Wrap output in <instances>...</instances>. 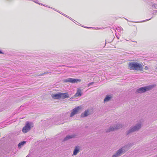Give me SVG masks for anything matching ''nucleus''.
Here are the masks:
<instances>
[{
  "instance_id": "f257e3e1",
  "label": "nucleus",
  "mask_w": 157,
  "mask_h": 157,
  "mask_svg": "<svg viewBox=\"0 0 157 157\" xmlns=\"http://www.w3.org/2000/svg\"><path fill=\"white\" fill-rule=\"evenodd\" d=\"M133 145L132 144L129 143L122 147L117 151L112 156V157H118L121 156L127 151Z\"/></svg>"
},
{
  "instance_id": "f03ea898",
  "label": "nucleus",
  "mask_w": 157,
  "mask_h": 157,
  "mask_svg": "<svg viewBox=\"0 0 157 157\" xmlns=\"http://www.w3.org/2000/svg\"><path fill=\"white\" fill-rule=\"evenodd\" d=\"M142 124L141 122H139L137 124L132 126L127 131L126 133L127 135L136 132H137L141 128Z\"/></svg>"
},
{
  "instance_id": "7ed1b4c3",
  "label": "nucleus",
  "mask_w": 157,
  "mask_h": 157,
  "mask_svg": "<svg viewBox=\"0 0 157 157\" xmlns=\"http://www.w3.org/2000/svg\"><path fill=\"white\" fill-rule=\"evenodd\" d=\"M155 86V85H152L141 87L136 90V94H142L144 93L146 91L152 90Z\"/></svg>"
},
{
  "instance_id": "20e7f679",
  "label": "nucleus",
  "mask_w": 157,
  "mask_h": 157,
  "mask_svg": "<svg viewBox=\"0 0 157 157\" xmlns=\"http://www.w3.org/2000/svg\"><path fill=\"white\" fill-rule=\"evenodd\" d=\"M129 69L131 70H135L137 71L143 70V67L139 63L132 62L128 64Z\"/></svg>"
},
{
  "instance_id": "39448f33",
  "label": "nucleus",
  "mask_w": 157,
  "mask_h": 157,
  "mask_svg": "<svg viewBox=\"0 0 157 157\" xmlns=\"http://www.w3.org/2000/svg\"><path fill=\"white\" fill-rule=\"evenodd\" d=\"M33 127V124L32 122L27 121L23 128L22 132L24 133H26L29 131Z\"/></svg>"
},
{
  "instance_id": "423d86ee",
  "label": "nucleus",
  "mask_w": 157,
  "mask_h": 157,
  "mask_svg": "<svg viewBox=\"0 0 157 157\" xmlns=\"http://www.w3.org/2000/svg\"><path fill=\"white\" fill-rule=\"evenodd\" d=\"M81 107L80 106H78L72 110L70 114V117H72L75 115L80 113L81 112Z\"/></svg>"
},
{
  "instance_id": "0eeeda50",
  "label": "nucleus",
  "mask_w": 157,
  "mask_h": 157,
  "mask_svg": "<svg viewBox=\"0 0 157 157\" xmlns=\"http://www.w3.org/2000/svg\"><path fill=\"white\" fill-rule=\"evenodd\" d=\"M122 127V125L121 124H117L115 126H111L109 129L106 130V132H108L111 131H113L115 130L119 129Z\"/></svg>"
},
{
  "instance_id": "6e6552de",
  "label": "nucleus",
  "mask_w": 157,
  "mask_h": 157,
  "mask_svg": "<svg viewBox=\"0 0 157 157\" xmlns=\"http://www.w3.org/2000/svg\"><path fill=\"white\" fill-rule=\"evenodd\" d=\"M81 80L79 79L69 78L63 80V82H69L72 83H77L80 82Z\"/></svg>"
},
{
  "instance_id": "1a4fd4ad",
  "label": "nucleus",
  "mask_w": 157,
  "mask_h": 157,
  "mask_svg": "<svg viewBox=\"0 0 157 157\" xmlns=\"http://www.w3.org/2000/svg\"><path fill=\"white\" fill-rule=\"evenodd\" d=\"M81 148V147L79 146H75L72 155H76L80 152Z\"/></svg>"
},
{
  "instance_id": "9d476101",
  "label": "nucleus",
  "mask_w": 157,
  "mask_h": 157,
  "mask_svg": "<svg viewBox=\"0 0 157 157\" xmlns=\"http://www.w3.org/2000/svg\"><path fill=\"white\" fill-rule=\"evenodd\" d=\"M76 135L75 134L67 135L63 139L64 141L68 140L74 138Z\"/></svg>"
},
{
  "instance_id": "9b49d317",
  "label": "nucleus",
  "mask_w": 157,
  "mask_h": 157,
  "mask_svg": "<svg viewBox=\"0 0 157 157\" xmlns=\"http://www.w3.org/2000/svg\"><path fill=\"white\" fill-rule=\"evenodd\" d=\"M52 98L55 99H59L60 98V92L58 94H53L51 95Z\"/></svg>"
},
{
  "instance_id": "f8f14e48",
  "label": "nucleus",
  "mask_w": 157,
  "mask_h": 157,
  "mask_svg": "<svg viewBox=\"0 0 157 157\" xmlns=\"http://www.w3.org/2000/svg\"><path fill=\"white\" fill-rule=\"evenodd\" d=\"M60 98L65 99L69 97V94L67 93H62L60 92Z\"/></svg>"
},
{
  "instance_id": "ddd939ff",
  "label": "nucleus",
  "mask_w": 157,
  "mask_h": 157,
  "mask_svg": "<svg viewBox=\"0 0 157 157\" xmlns=\"http://www.w3.org/2000/svg\"><path fill=\"white\" fill-rule=\"evenodd\" d=\"M89 114V111L88 110H86L85 111L84 113H83L81 114V117H86Z\"/></svg>"
},
{
  "instance_id": "4468645a",
  "label": "nucleus",
  "mask_w": 157,
  "mask_h": 157,
  "mask_svg": "<svg viewBox=\"0 0 157 157\" xmlns=\"http://www.w3.org/2000/svg\"><path fill=\"white\" fill-rule=\"evenodd\" d=\"M112 98V96L111 95H107L106 96L104 100V102L109 101Z\"/></svg>"
},
{
  "instance_id": "2eb2a0df",
  "label": "nucleus",
  "mask_w": 157,
  "mask_h": 157,
  "mask_svg": "<svg viewBox=\"0 0 157 157\" xmlns=\"http://www.w3.org/2000/svg\"><path fill=\"white\" fill-rule=\"evenodd\" d=\"M82 95L81 91L80 89H78L77 90L76 93L75 94V97H77L80 96Z\"/></svg>"
},
{
  "instance_id": "dca6fc26",
  "label": "nucleus",
  "mask_w": 157,
  "mask_h": 157,
  "mask_svg": "<svg viewBox=\"0 0 157 157\" xmlns=\"http://www.w3.org/2000/svg\"><path fill=\"white\" fill-rule=\"evenodd\" d=\"M26 143V141H22L20 142L18 145V147H21V146H23L24 144Z\"/></svg>"
},
{
  "instance_id": "f3484780",
  "label": "nucleus",
  "mask_w": 157,
  "mask_h": 157,
  "mask_svg": "<svg viewBox=\"0 0 157 157\" xmlns=\"http://www.w3.org/2000/svg\"><path fill=\"white\" fill-rule=\"evenodd\" d=\"M116 36L117 38L119 39L120 36V35L118 33H116Z\"/></svg>"
},
{
  "instance_id": "a211bd4d",
  "label": "nucleus",
  "mask_w": 157,
  "mask_h": 157,
  "mask_svg": "<svg viewBox=\"0 0 157 157\" xmlns=\"http://www.w3.org/2000/svg\"><path fill=\"white\" fill-rule=\"evenodd\" d=\"M94 83V82H90V83H89L87 85L89 87L90 85L93 84Z\"/></svg>"
},
{
  "instance_id": "6ab92c4d",
  "label": "nucleus",
  "mask_w": 157,
  "mask_h": 157,
  "mask_svg": "<svg viewBox=\"0 0 157 157\" xmlns=\"http://www.w3.org/2000/svg\"><path fill=\"white\" fill-rule=\"evenodd\" d=\"M5 109V108H0V112H1V111H3Z\"/></svg>"
},
{
  "instance_id": "aec40b11",
  "label": "nucleus",
  "mask_w": 157,
  "mask_h": 157,
  "mask_svg": "<svg viewBox=\"0 0 157 157\" xmlns=\"http://www.w3.org/2000/svg\"><path fill=\"white\" fill-rule=\"evenodd\" d=\"M144 69L146 70H148V67L147 66H146Z\"/></svg>"
},
{
  "instance_id": "412c9836",
  "label": "nucleus",
  "mask_w": 157,
  "mask_h": 157,
  "mask_svg": "<svg viewBox=\"0 0 157 157\" xmlns=\"http://www.w3.org/2000/svg\"><path fill=\"white\" fill-rule=\"evenodd\" d=\"M51 73L47 72H44V73H43V74H48V73Z\"/></svg>"
},
{
  "instance_id": "4be33fe9",
  "label": "nucleus",
  "mask_w": 157,
  "mask_h": 157,
  "mask_svg": "<svg viewBox=\"0 0 157 157\" xmlns=\"http://www.w3.org/2000/svg\"><path fill=\"white\" fill-rule=\"evenodd\" d=\"M34 2H35L36 3H37V0H32Z\"/></svg>"
},
{
  "instance_id": "5701e85b",
  "label": "nucleus",
  "mask_w": 157,
  "mask_h": 157,
  "mask_svg": "<svg viewBox=\"0 0 157 157\" xmlns=\"http://www.w3.org/2000/svg\"><path fill=\"white\" fill-rule=\"evenodd\" d=\"M44 75V74H43V73H42L41 74H40L39 75H38V76H42V75Z\"/></svg>"
},
{
  "instance_id": "b1692460",
  "label": "nucleus",
  "mask_w": 157,
  "mask_h": 157,
  "mask_svg": "<svg viewBox=\"0 0 157 157\" xmlns=\"http://www.w3.org/2000/svg\"><path fill=\"white\" fill-rule=\"evenodd\" d=\"M2 52L0 50V54H2Z\"/></svg>"
},
{
  "instance_id": "393cba45",
  "label": "nucleus",
  "mask_w": 157,
  "mask_h": 157,
  "mask_svg": "<svg viewBox=\"0 0 157 157\" xmlns=\"http://www.w3.org/2000/svg\"><path fill=\"white\" fill-rule=\"evenodd\" d=\"M63 15H64V16H65V17H67V15H65V14Z\"/></svg>"
},
{
  "instance_id": "a878e982",
  "label": "nucleus",
  "mask_w": 157,
  "mask_h": 157,
  "mask_svg": "<svg viewBox=\"0 0 157 157\" xmlns=\"http://www.w3.org/2000/svg\"><path fill=\"white\" fill-rule=\"evenodd\" d=\"M150 19H148V20H147V21H148V20H150Z\"/></svg>"
}]
</instances>
